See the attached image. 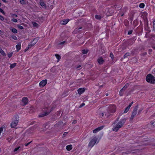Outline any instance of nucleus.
<instances>
[{
	"label": "nucleus",
	"instance_id": "aec40b11",
	"mask_svg": "<svg viewBox=\"0 0 155 155\" xmlns=\"http://www.w3.org/2000/svg\"><path fill=\"white\" fill-rule=\"evenodd\" d=\"M55 57H56L57 59H58V61L60 60L61 58V57L58 54H56L55 55Z\"/></svg>",
	"mask_w": 155,
	"mask_h": 155
},
{
	"label": "nucleus",
	"instance_id": "2eb2a0df",
	"mask_svg": "<svg viewBox=\"0 0 155 155\" xmlns=\"http://www.w3.org/2000/svg\"><path fill=\"white\" fill-rule=\"evenodd\" d=\"M72 148V145L71 144L68 145L66 147V149L68 151H70Z\"/></svg>",
	"mask_w": 155,
	"mask_h": 155
},
{
	"label": "nucleus",
	"instance_id": "3c124183",
	"mask_svg": "<svg viewBox=\"0 0 155 155\" xmlns=\"http://www.w3.org/2000/svg\"><path fill=\"white\" fill-rule=\"evenodd\" d=\"M12 16L13 17H17L18 16L16 14H12Z\"/></svg>",
	"mask_w": 155,
	"mask_h": 155
},
{
	"label": "nucleus",
	"instance_id": "37998d69",
	"mask_svg": "<svg viewBox=\"0 0 155 155\" xmlns=\"http://www.w3.org/2000/svg\"><path fill=\"white\" fill-rule=\"evenodd\" d=\"M133 32L132 30H130L128 32V34L129 35L131 34Z\"/></svg>",
	"mask_w": 155,
	"mask_h": 155
},
{
	"label": "nucleus",
	"instance_id": "7c9ffc66",
	"mask_svg": "<svg viewBox=\"0 0 155 155\" xmlns=\"http://www.w3.org/2000/svg\"><path fill=\"white\" fill-rule=\"evenodd\" d=\"M17 26L20 29H24V27L23 26H21V25H17Z\"/></svg>",
	"mask_w": 155,
	"mask_h": 155
},
{
	"label": "nucleus",
	"instance_id": "412c9836",
	"mask_svg": "<svg viewBox=\"0 0 155 155\" xmlns=\"http://www.w3.org/2000/svg\"><path fill=\"white\" fill-rule=\"evenodd\" d=\"M130 55V53L129 52L126 53L124 56V58H127L128 56H129Z\"/></svg>",
	"mask_w": 155,
	"mask_h": 155
},
{
	"label": "nucleus",
	"instance_id": "a18cd8bd",
	"mask_svg": "<svg viewBox=\"0 0 155 155\" xmlns=\"http://www.w3.org/2000/svg\"><path fill=\"white\" fill-rule=\"evenodd\" d=\"M133 102H131L130 104H129V105L127 106L128 107H129V108H130V107H131V106H132V105L133 104Z\"/></svg>",
	"mask_w": 155,
	"mask_h": 155
},
{
	"label": "nucleus",
	"instance_id": "338daca9",
	"mask_svg": "<svg viewBox=\"0 0 155 155\" xmlns=\"http://www.w3.org/2000/svg\"><path fill=\"white\" fill-rule=\"evenodd\" d=\"M2 5L1 3L0 2V6H1Z\"/></svg>",
	"mask_w": 155,
	"mask_h": 155
},
{
	"label": "nucleus",
	"instance_id": "69168bd1",
	"mask_svg": "<svg viewBox=\"0 0 155 155\" xmlns=\"http://www.w3.org/2000/svg\"><path fill=\"white\" fill-rule=\"evenodd\" d=\"M149 50L150 51H152V50L151 49H149Z\"/></svg>",
	"mask_w": 155,
	"mask_h": 155
},
{
	"label": "nucleus",
	"instance_id": "a878e982",
	"mask_svg": "<svg viewBox=\"0 0 155 155\" xmlns=\"http://www.w3.org/2000/svg\"><path fill=\"white\" fill-rule=\"evenodd\" d=\"M32 23L34 27H36V28L38 27V25L37 23L35 22H33Z\"/></svg>",
	"mask_w": 155,
	"mask_h": 155
},
{
	"label": "nucleus",
	"instance_id": "1a4fd4ad",
	"mask_svg": "<svg viewBox=\"0 0 155 155\" xmlns=\"http://www.w3.org/2000/svg\"><path fill=\"white\" fill-rule=\"evenodd\" d=\"M28 100L27 97H24L22 98V103H23L24 105H26L28 102Z\"/></svg>",
	"mask_w": 155,
	"mask_h": 155
},
{
	"label": "nucleus",
	"instance_id": "5fc2aeb1",
	"mask_svg": "<svg viewBox=\"0 0 155 155\" xmlns=\"http://www.w3.org/2000/svg\"><path fill=\"white\" fill-rule=\"evenodd\" d=\"M150 124L151 125H153L154 124V122H153L152 121H151L150 123Z\"/></svg>",
	"mask_w": 155,
	"mask_h": 155
},
{
	"label": "nucleus",
	"instance_id": "c85d7f7f",
	"mask_svg": "<svg viewBox=\"0 0 155 155\" xmlns=\"http://www.w3.org/2000/svg\"><path fill=\"white\" fill-rule=\"evenodd\" d=\"M20 3L22 5L25 4L26 3L24 0H19Z\"/></svg>",
	"mask_w": 155,
	"mask_h": 155
},
{
	"label": "nucleus",
	"instance_id": "6e6552de",
	"mask_svg": "<svg viewBox=\"0 0 155 155\" xmlns=\"http://www.w3.org/2000/svg\"><path fill=\"white\" fill-rule=\"evenodd\" d=\"M47 82V80L46 79L41 81L39 83V86L41 87H43L46 84Z\"/></svg>",
	"mask_w": 155,
	"mask_h": 155
},
{
	"label": "nucleus",
	"instance_id": "f704fd0d",
	"mask_svg": "<svg viewBox=\"0 0 155 155\" xmlns=\"http://www.w3.org/2000/svg\"><path fill=\"white\" fill-rule=\"evenodd\" d=\"M20 148V146L18 147H17V148H15L14 149V151L16 152V151H17L19 149V148Z\"/></svg>",
	"mask_w": 155,
	"mask_h": 155
},
{
	"label": "nucleus",
	"instance_id": "b1692460",
	"mask_svg": "<svg viewBox=\"0 0 155 155\" xmlns=\"http://www.w3.org/2000/svg\"><path fill=\"white\" fill-rule=\"evenodd\" d=\"M16 63H14L10 64V68H12L15 67L16 65Z\"/></svg>",
	"mask_w": 155,
	"mask_h": 155
},
{
	"label": "nucleus",
	"instance_id": "bf43d9fd",
	"mask_svg": "<svg viewBox=\"0 0 155 155\" xmlns=\"http://www.w3.org/2000/svg\"><path fill=\"white\" fill-rule=\"evenodd\" d=\"M101 115L102 116H104V113H102Z\"/></svg>",
	"mask_w": 155,
	"mask_h": 155
},
{
	"label": "nucleus",
	"instance_id": "5701e85b",
	"mask_svg": "<svg viewBox=\"0 0 155 155\" xmlns=\"http://www.w3.org/2000/svg\"><path fill=\"white\" fill-rule=\"evenodd\" d=\"M129 86V84L128 83H127L122 88H124V90L125 91V89Z\"/></svg>",
	"mask_w": 155,
	"mask_h": 155
},
{
	"label": "nucleus",
	"instance_id": "e2e57ef3",
	"mask_svg": "<svg viewBox=\"0 0 155 155\" xmlns=\"http://www.w3.org/2000/svg\"><path fill=\"white\" fill-rule=\"evenodd\" d=\"M144 54V55H146L147 54V53L146 52H145Z\"/></svg>",
	"mask_w": 155,
	"mask_h": 155
},
{
	"label": "nucleus",
	"instance_id": "6e6d98bb",
	"mask_svg": "<svg viewBox=\"0 0 155 155\" xmlns=\"http://www.w3.org/2000/svg\"><path fill=\"white\" fill-rule=\"evenodd\" d=\"M82 28V27H80L78 28H77V30H80V29H81Z\"/></svg>",
	"mask_w": 155,
	"mask_h": 155
},
{
	"label": "nucleus",
	"instance_id": "393cba45",
	"mask_svg": "<svg viewBox=\"0 0 155 155\" xmlns=\"http://www.w3.org/2000/svg\"><path fill=\"white\" fill-rule=\"evenodd\" d=\"M12 31L15 34L17 33V29L15 28H13L12 29Z\"/></svg>",
	"mask_w": 155,
	"mask_h": 155
},
{
	"label": "nucleus",
	"instance_id": "c756f323",
	"mask_svg": "<svg viewBox=\"0 0 155 155\" xmlns=\"http://www.w3.org/2000/svg\"><path fill=\"white\" fill-rule=\"evenodd\" d=\"M130 108L128 107H127L125 109V110L124 111V113H127L128 111L129 110Z\"/></svg>",
	"mask_w": 155,
	"mask_h": 155
},
{
	"label": "nucleus",
	"instance_id": "4c0bfd02",
	"mask_svg": "<svg viewBox=\"0 0 155 155\" xmlns=\"http://www.w3.org/2000/svg\"><path fill=\"white\" fill-rule=\"evenodd\" d=\"M11 20L15 22H17L18 21L15 18H12L11 19Z\"/></svg>",
	"mask_w": 155,
	"mask_h": 155
},
{
	"label": "nucleus",
	"instance_id": "58836bf2",
	"mask_svg": "<svg viewBox=\"0 0 155 155\" xmlns=\"http://www.w3.org/2000/svg\"><path fill=\"white\" fill-rule=\"evenodd\" d=\"M0 19L2 21H3L4 20V18L3 16L0 15Z\"/></svg>",
	"mask_w": 155,
	"mask_h": 155
},
{
	"label": "nucleus",
	"instance_id": "09e8293b",
	"mask_svg": "<svg viewBox=\"0 0 155 155\" xmlns=\"http://www.w3.org/2000/svg\"><path fill=\"white\" fill-rule=\"evenodd\" d=\"M32 141H31L29 142H28V143H26L25 144V146H28V145H29L31 142Z\"/></svg>",
	"mask_w": 155,
	"mask_h": 155
},
{
	"label": "nucleus",
	"instance_id": "f257e3e1",
	"mask_svg": "<svg viewBox=\"0 0 155 155\" xmlns=\"http://www.w3.org/2000/svg\"><path fill=\"white\" fill-rule=\"evenodd\" d=\"M126 121L125 118L121 119L119 121L118 120H115L112 125L114 127L112 129V130L117 132L119 129L122 127Z\"/></svg>",
	"mask_w": 155,
	"mask_h": 155
},
{
	"label": "nucleus",
	"instance_id": "f3484780",
	"mask_svg": "<svg viewBox=\"0 0 155 155\" xmlns=\"http://www.w3.org/2000/svg\"><path fill=\"white\" fill-rule=\"evenodd\" d=\"M16 47L17 49L16 51L17 52H18L21 49V44L20 43L19 44L17 45L16 46Z\"/></svg>",
	"mask_w": 155,
	"mask_h": 155
},
{
	"label": "nucleus",
	"instance_id": "473e14b6",
	"mask_svg": "<svg viewBox=\"0 0 155 155\" xmlns=\"http://www.w3.org/2000/svg\"><path fill=\"white\" fill-rule=\"evenodd\" d=\"M110 56L112 60L114 59V56L113 54V53L112 52H111L110 53Z\"/></svg>",
	"mask_w": 155,
	"mask_h": 155
},
{
	"label": "nucleus",
	"instance_id": "0e129e2a",
	"mask_svg": "<svg viewBox=\"0 0 155 155\" xmlns=\"http://www.w3.org/2000/svg\"><path fill=\"white\" fill-rule=\"evenodd\" d=\"M136 20H135L134 21V22H136Z\"/></svg>",
	"mask_w": 155,
	"mask_h": 155
},
{
	"label": "nucleus",
	"instance_id": "f8f14e48",
	"mask_svg": "<svg viewBox=\"0 0 155 155\" xmlns=\"http://www.w3.org/2000/svg\"><path fill=\"white\" fill-rule=\"evenodd\" d=\"M97 61L100 65L103 64L104 62V60L101 57L99 58L97 60Z\"/></svg>",
	"mask_w": 155,
	"mask_h": 155
},
{
	"label": "nucleus",
	"instance_id": "0eeeda50",
	"mask_svg": "<svg viewBox=\"0 0 155 155\" xmlns=\"http://www.w3.org/2000/svg\"><path fill=\"white\" fill-rule=\"evenodd\" d=\"M18 120H15L12 121L11 124V126L12 128L15 127L18 124Z\"/></svg>",
	"mask_w": 155,
	"mask_h": 155
},
{
	"label": "nucleus",
	"instance_id": "603ef678",
	"mask_svg": "<svg viewBox=\"0 0 155 155\" xmlns=\"http://www.w3.org/2000/svg\"><path fill=\"white\" fill-rule=\"evenodd\" d=\"M68 134V132H65L63 134V136H66L67 134Z\"/></svg>",
	"mask_w": 155,
	"mask_h": 155
},
{
	"label": "nucleus",
	"instance_id": "20e7f679",
	"mask_svg": "<svg viewBox=\"0 0 155 155\" xmlns=\"http://www.w3.org/2000/svg\"><path fill=\"white\" fill-rule=\"evenodd\" d=\"M146 81L150 84H155V77L151 74H148L146 77Z\"/></svg>",
	"mask_w": 155,
	"mask_h": 155
},
{
	"label": "nucleus",
	"instance_id": "6ab92c4d",
	"mask_svg": "<svg viewBox=\"0 0 155 155\" xmlns=\"http://www.w3.org/2000/svg\"><path fill=\"white\" fill-rule=\"evenodd\" d=\"M0 52L1 54L3 56H5L6 54L4 52V51L2 49L0 48Z\"/></svg>",
	"mask_w": 155,
	"mask_h": 155
},
{
	"label": "nucleus",
	"instance_id": "4be33fe9",
	"mask_svg": "<svg viewBox=\"0 0 155 155\" xmlns=\"http://www.w3.org/2000/svg\"><path fill=\"white\" fill-rule=\"evenodd\" d=\"M95 17L96 19L98 20L101 19L102 18L100 15H95Z\"/></svg>",
	"mask_w": 155,
	"mask_h": 155
},
{
	"label": "nucleus",
	"instance_id": "39448f33",
	"mask_svg": "<svg viewBox=\"0 0 155 155\" xmlns=\"http://www.w3.org/2000/svg\"><path fill=\"white\" fill-rule=\"evenodd\" d=\"M98 139L96 137H94L89 143L88 146L91 147H92L95 144Z\"/></svg>",
	"mask_w": 155,
	"mask_h": 155
},
{
	"label": "nucleus",
	"instance_id": "2f4dec72",
	"mask_svg": "<svg viewBox=\"0 0 155 155\" xmlns=\"http://www.w3.org/2000/svg\"><path fill=\"white\" fill-rule=\"evenodd\" d=\"M44 20V18L43 17H41L40 18H39V21L41 22H42Z\"/></svg>",
	"mask_w": 155,
	"mask_h": 155
},
{
	"label": "nucleus",
	"instance_id": "e433bc0d",
	"mask_svg": "<svg viewBox=\"0 0 155 155\" xmlns=\"http://www.w3.org/2000/svg\"><path fill=\"white\" fill-rule=\"evenodd\" d=\"M13 53H11L8 54V56L9 58H11L12 55Z\"/></svg>",
	"mask_w": 155,
	"mask_h": 155
},
{
	"label": "nucleus",
	"instance_id": "4468645a",
	"mask_svg": "<svg viewBox=\"0 0 155 155\" xmlns=\"http://www.w3.org/2000/svg\"><path fill=\"white\" fill-rule=\"evenodd\" d=\"M40 5L42 6V7L44 8H46V5L45 4L44 2H40Z\"/></svg>",
	"mask_w": 155,
	"mask_h": 155
},
{
	"label": "nucleus",
	"instance_id": "680f3d73",
	"mask_svg": "<svg viewBox=\"0 0 155 155\" xmlns=\"http://www.w3.org/2000/svg\"><path fill=\"white\" fill-rule=\"evenodd\" d=\"M141 111V110H140V111H139L138 113V114H140Z\"/></svg>",
	"mask_w": 155,
	"mask_h": 155
},
{
	"label": "nucleus",
	"instance_id": "8fccbe9b",
	"mask_svg": "<svg viewBox=\"0 0 155 155\" xmlns=\"http://www.w3.org/2000/svg\"><path fill=\"white\" fill-rule=\"evenodd\" d=\"M65 41H62L61 43H60L59 44V45H62V44H64V43H65Z\"/></svg>",
	"mask_w": 155,
	"mask_h": 155
},
{
	"label": "nucleus",
	"instance_id": "f03ea898",
	"mask_svg": "<svg viewBox=\"0 0 155 155\" xmlns=\"http://www.w3.org/2000/svg\"><path fill=\"white\" fill-rule=\"evenodd\" d=\"M116 107L113 104L110 105L108 107L107 111L105 112V115L107 117L109 116L111 113H114L116 111Z\"/></svg>",
	"mask_w": 155,
	"mask_h": 155
},
{
	"label": "nucleus",
	"instance_id": "ddd939ff",
	"mask_svg": "<svg viewBox=\"0 0 155 155\" xmlns=\"http://www.w3.org/2000/svg\"><path fill=\"white\" fill-rule=\"evenodd\" d=\"M85 91L84 89L82 88H81L78 89V93L79 94H81L84 92Z\"/></svg>",
	"mask_w": 155,
	"mask_h": 155
},
{
	"label": "nucleus",
	"instance_id": "052dcab7",
	"mask_svg": "<svg viewBox=\"0 0 155 155\" xmlns=\"http://www.w3.org/2000/svg\"><path fill=\"white\" fill-rule=\"evenodd\" d=\"M106 96H108V93H106Z\"/></svg>",
	"mask_w": 155,
	"mask_h": 155
},
{
	"label": "nucleus",
	"instance_id": "79ce46f5",
	"mask_svg": "<svg viewBox=\"0 0 155 155\" xmlns=\"http://www.w3.org/2000/svg\"><path fill=\"white\" fill-rule=\"evenodd\" d=\"M12 38L15 40H17V37L15 36H13L12 37Z\"/></svg>",
	"mask_w": 155,
	"mask_h": 155
},
{
	"label": "nucleus",
	"instance_id": "dca6fc26",
	"mask_svg": "<svg viewBox=\"0 0 155 155\" xmlns=\"http://www.w3.org/2000/svg\"><path fill=\"white\" fill-rule=\"evenodd\" d=\"M124 90V88H121L120 90L119 93V95L120 96H122L123 95Z\"/></svg>",
	"mask_w": 155,
	"mask_h": 155
},
{
	"label": "nucleus",
	"instance_id": "ea45409f",
	"mask_svg": "<svg viewBox=\"0 0 155 155\" xmlns=\"http://www.w3.org/2000/svg\"><path fill=\"white\" fill-rule=\"evenodd\" d=\"M0 12L2 13L3 14H5V13L2 9L0 8Z\"/></svg>",
	"mask_w": 155,
	"mask_h": 155
},
{
	"label": "nucleus",
	"instance_id": "bb28decb",
	"mask_svg": "<svg viewBox=\"0 0 155 155\" xmlns=\"http://www.w3.org/2000/svg\"><path fill=\"white\" fill-rule=\"evenodd\" d=\"M145 6V5L143 3H141L139 5V7L141 8H143Z\"/></svg>",
	"mask_w": 155,
	"mask_h": 155
},
{
	"label": "nucleus",
	"instance_id": "c03bdc74",
	"mask_svg": "<svg viewBox=\"0 0 155 155\" xmlns=\"http://www.w3.org/2000/svg\"><path fill=\"white\" fill-rule=\"evenodd\" d=\"M129 20L131 22H132V21H133V16H132L131 17H130V18Z\"/></svg>",
	"mask_w": 155,
	"mask_h": 155
},
{
	"label": "nucleus",
	"instance_id": "c9c22d12",
	"mask_svg": "<svg viewBox=\"0 0 155 155\" xmlns=\"http://www.w3.org/2000/svg\"><path fill=\"white\" fill-rule=\"evenodd\" d=\"M153 30L154 31H155V20H153Z\"/></svg>",
	"mask_w": 155,
	"mask_h": 155
},
{
	"label": "nucleus",
	"instance_id": "13d9d810",
	"mask_svg": "<svg viewBox=\"0 0 155 155\" xmlns=\"http://www.w3.org/2000/svg\"><path fill=\"white\" fill-rule=\"evenodd\" d=\"M4 2H5V3H7V2L6 0H2Z\"/></svg>",
	"mask_w": 155,
	"mask_h": 155
},
{
	"label": "nucleus",
	"instance_id": "cd10ccee",
	"mask_svg": "<svg viewBox=\"0 0 155 155\" xmlns=\"http://www.w3.org/2000/svg\"><path fill=\"white\" fill-rule=\"evenodd\" d=\"M88 50H85L84 49L82 50V53L84 54H86L88 52Z\"/></svg>",
	"mask_w": 155,
	"mask_h": 155
},
{
	"label": "nucleus",
	"instance_id": "9d476101",
	"mask_svg": "<svg viewBox=\"0 0 155 155\" xmlns=\"http://www.w3.org/2000/svg\"><path fill=\"white\" fill-rule=\"evenodd\" d=\"M104 127V126H101L97 127L93 130V133L95 134L101 130Z\"/></svg>",
	"mask_w": 155,
	"mask_h": 155
},
{
	"label": "nucleus",
	"instance_id": "7ed1b4c3",
	"mask_svg": "<svg viewBox=\"0 0 155 155\" xmlns=\"http://www.w3.org/2000/svg\"><path fill=\"white\" fill-rule=\"evenodd\" d=\"M44 113L39 115V117H42L48 115L52 111V109L50 107H46L42 109Z\"/></svg>",
	"mask_w": 155,
	"mask_h": 155
},
{
	"label": "nucleus",
	"instance_id": "864d4df0",
	"mask_svg": "<svg viewBox=\"0 0 155 155\" xmlns=\"http://www.w3.org/2000/svg\"><path fill=\"white\" fill-rule=\"evenodd\" d=\"M3 32H2V30H0V34L2 35H3Z\"/></svg>",
	"mask_w": 155,
	"mask_h": 155
},
{
	"label": "nucleus",
	"instance_id": "49530a36",
	"mask_svg": "<svg viewBox=\"0 0 155 155\" xmlns=\"http://www.w3.org/2000/svg\"><path fill=\"white\" fill-rule=\"evenodd\" d=\"M12 138L11 137H9L7 139V140H8V142H10V141L11 140Z\"/></svg>",
	"mask_w": 155,
	"mask_h": 155
},
{
	"label": "nucleus",
	"instance_id": "9b49d317",
	"mask_svg": "<svg viewBox=\"0 0 155 155\" xmlns=\"http://www.w3.org/2000/svg\"><path fill=\"white\" fill-rule=\"evenodd\" d=\"M69 19H64L60 21V23L62 25H66L69 21Z\"/></svg>",
	"mask_w": 155,
	"mask_h": 155
},
{
	"label": "nucleus",
	"instance_id": "774afa93",
	"mask_svg": "<svg viewBox=\"0 0 155 155\" xmlns=\"http://www.w3.org/2000/svg\"><path fill=\"white\" fill-rule=\"evenodd\" d=\"M123 15H124V14H122V15H121V16H122Z\"/></svg>",
	"mask_w": 155,
	"mask_h": 155
},
{
	"label": "nucleus",
	"instance_id": "72a5a7b5",
	"mask_svg": "<svg viewBox=\"0 0 155 155\" xmlns=\"http://www.w3.org/2000/svg\"><path fill=\"white\" fill-rule=\"evenodd\" d=\"M30 45H28V46L25 49L24 51L26 52L28 50L29 48H30Z\"/></svg>",
	"mask_w": 155,
	"mask_h": 155
},
{
	"label": "nucleus",
	"instance_id": "a211bd4d",
	"mask_svg": "<svg viewBox=\"0 0 155 155\" xmlns=\"http://www.w3.org/2000/svg\"><path fill=\"white\" fill-rule=\"evenodd\" d=\"M36 40L35 39L33 40V41L31 42V44L29 45H30V48L31 46H33L35 45V44L36 43Z\"/></svg>",
	"mask_w": 155,
	"mask_h": 155
},
{
	"label": "nucleus",
	"instance_id": "a19ab883",
	"mask_svg": "<svg viewBox=\"0 0 155 155\" xmlns=\"http://www.w3.org/2000/svg\"><path fill=\"white\" fill-rule=\"evenodd\" d=\"M85 104L84 103H82L80 105V106L79 107V108H81V107H83V106H84Z\"/></svg>",
	"mask_w": 155,
	"mask_h": 155
},
{
	"label": "nucleus",
	"instance_id": "de8ad7c7",
	"mask_svg": "<svg viewBox=\"0 0 155 155\" xmlns=\"http://www.w3.org/2000/svg\"><path fill=\"white\" fill-rule=\"evenodd\" d=\"M148 25V21H147L146 22V24H145V27H146L147 26V27Z\"/></svg>",
	"mask_w": 155,
	"mask_h": 155
},
{
	"label": "nucleus",
	"instance_id": "423d86ee",
	"mask_svg": "<svg viewBox=\"0 0 155 155\" xmlns=\"http://www.w3.org/2000/svg\"><path fill=\"white\" fill-rule=\"evenodd\" d=\"M138 107V106H136L133 109V110L132 112L131 117L130 118V120H133V119L134 118L135 115L137 114V108Z\"/></svg>",
	"mask_w": 155,
	"mask_h": 155
},
{
	"label": "nucleus",
	"instance_id": "4d7b16f0",
	"mask_svg": "<svg viewBox=\"0 0 155 155\" xmlns=\"http://www.w3.org/2000/svg\"><path fill=\"white\" fill-rule=\"evenodd\" d=\"M81 65H79V66H78L77 67V68H80V67H81Z\"/></svg>",
	"mask_w": 155,
	"mask_h": 155
}]
</instances>
